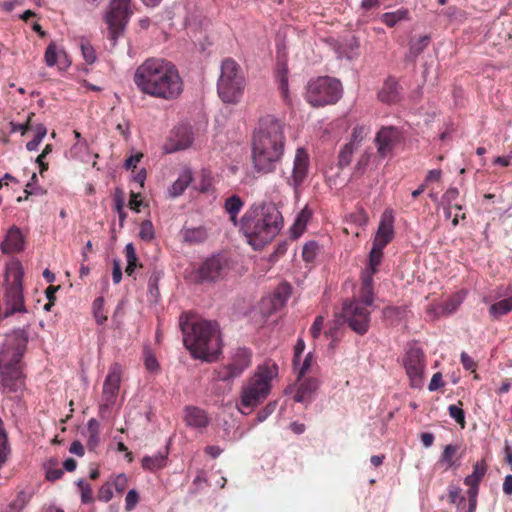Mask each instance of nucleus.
<instances>
[{
    "label": "nucleus",
    "mask_w": 512,
    "mask_h": 512,
    "mask_svg": "<svg viewBox=\"0 0 512 512\" xmlns=\"http://www.w3.org/2000/svg\"><path fill=\"white\" fill-rule=\"evenodd\" d=\"M449 501L456 505L457 509L464 508L466 504V498L461 494V489L457 486H449Z\"/></svg>",
    "instance_id": "obj_45"
},
{
    "label": "nucleus",
    "mask_w": 512,
    "mask_h": 512,
    "mask_svg": "<svg viewBox=\"0 0 512 512\" xmlns=\"http://www.w3.org/2000/svg\"><path fill=\"white\" fill-rule=\"evenodd\" d=\"M323 325L324 317L322 315L317 316L310 328V333L314 339L319 338V336L321 335Z\"/></svg>",
    "instance_id": "obj_58"
},
{
    "label": "nucleus",
    "mask_w": 512,
    "mask_h": 512,
    "mask_svg": "<svg viewBox=\"0 0 512 512\" xmlns=\"http://www.w3.org/2000/svg\"><path fill=\"white\" fill-rule=\"evenodd\" d=\"M444 385L442 380V374L440 372L435 373L428 385L429 391H436Z\"/></svg>",
    "instance_id": "obj_63"
},
{
    "label": "nucleus",
    "mask_w": 512,
    "mask_h": 512,
    "mask_svg": "<svg viewBox=\"0 0 512 512\" xmlns=\"http://www.w3.org/2000/svg\"><path fill=\"white\" fill-rule=\"evenodd\" d=\"M33 496L32 490L20 491L15 499L6 507L5 512H22Z\"/></svg>",
    "instance_id": "obj_31"
},
{
    "label": "nucleus",
    "mask_w": 512,
    "mask_h": 512,
    "mask_svg": "<svg viewBox=\"0 0 512 512\" xmlns=\"http://www.w3.org/2000/svg\"><path fill=\"white\" fill-rule=\"evenodd\" d=\"M277 401L268 402L258 413L256 416L257 423L264 422L276 409Z\"/></svg>",
    "instance_id": "obj_52"
},
{
    "label": "nucleus",
    "mask_w": 512,
    "mask_h": 512,
    "mask_svg": "<svg viewBox=\"0 0 512 512\" xmlns=\"http://www.w3.org/2000/svg\"><path fill=\"white\" fill-rule=\"evenodd\" d=\"M459 196V191L455 187L449 188L444 194H443V201L450 206L454 200L457 199Z\"/></svg>",
    "instance_id": "obj_64"
},
{
    "label": "nucleus",
    "mask_w": 512,
    "mask_h": 512,
    "mask_svg": "<svg viewBox=\"0 0 512 512\" xmlns=\"http://www.w3.org/2000/svg\"><path fill=\"white\" fill-rule=\"evenodd\" d=\"M155 232L150 220H144L140 225L139 236L142 240L150 241L154 238Z\"/></svg>",
    "instance_id": "obj_50"
},
{
    "label": "nucleus",
    "mask_w": 512,
    "mask_h": 512,
    "mask_svg": "<svg viewBox=\"0 0 512 512\" xmlns=\"http://www.w3.org/2000/svg\"><path fill=\"white\" fill-rule=\"evenodd\" d=\"M245 85L246 79L240 65L231 58L223 60L217 81V92L220 99L227 104L238 103L243 95Z\"/></svg>",
    "instance_id": "obj_8"
},
{
    "label": "nucleus",
    "mask_w": 512,
    "mask_h": 512,
    "mask_svg": "<svg viewBox=\"0 0 512 512\" xmlns=\"http://www.w3.org/2000/svg\"><path fill=\"white\" fill-rule=\"evenodd\" d=\"M457 452V446L449 444L446 445L441 455L442 462L446 463L448 467H453L455 462L452 460Z\"/></svg>",
    "instance_id": "obj_53"
},
{
    "label": "nucleus",
    "mask_w": 512,
    "mask_h": 512,
    "mask_svg": "<svg viewBox=\"0 0 512 512\" xmlns=\"http://www.w3.org/2000/svg\"><path fill=\"white\" fill-rule=\"evenodd\" d=\"M133 80L144 94L164 100H174L183 91L178 69L164 58H147L136 68Z\"/></svg>",
    "instance_id": "obj_1"
},
{
    "label": "nucleus",
    "mask_w": 512,
    "mask_h": 512,
    "mask_svg": "<svg viewBox=\"0 0 512 512\" xmlns=\"http://www.w3.org/2000/svg\"><path fill=\"white\" fill-rule=\"evenodd\" d=\"M240 232L254 250L270 243L282 230L284 221L273 202L252 204L242 216Z\"/></svg>",
    "instance_id": "obj_3"
},
{
    "label": "nucleus",
    "mask_w": 512,
    "mask_h": 512,
    "mask_svg": "<svg viewBox=\"0 0 512 512\" xmlns=\"http://www.w3.org/2000/svg\"><path fill=\"white\" fill-rule=\"evenodd\" d=\"M359 42L355 37L336 41L334 51L338 59L353 60L358 57Z\"/></svg>",
    "instance_id": "obj_24"
},
{
    "label": "nucleus",
    "mask_w": 512,
    "mask_h": 512,
    "mask_svg": "<svg viewBox=\"0 0 512 512\" xmlns=\"http://www.w3.org/2000/svg\"><path fill=\"white\" fill-rule=\"evenodd\" d=\"M183 241L188 244H200L207 239L204 227L183 228L181 230Z\"/></svg>",
    "instance_id": "obj_30"
},
{
    "label": "nucleus",
    "mask_w": 512,
    "mask_h": 512,
    "mask_svg": "<svg viewBox=\"0 0 512 512\" xmlns=\"http://www.w3.org/2000/svg\"><path fill=\"white\" fill-rule=\"evenodd\" d=\"M299 387L294 395V400L304 403L306 406L311 403L313 394L320 387V381L314 377L302 378Z\"/></svg>",
    "instance_id": "obj_23"
},
{
    "label": "nucleus",
    "mask_w": 512,
    "mask_h": 512,
    "mask_svg": "<svg viewBox=\"0 0 512 512\" xmlns=\"http://www.w3.org/2000/svg\"><path fill=\"white\" fill-rule=\"evenodd\" d=\"M104 307V299L103 297H98L93 302V313L95 320L98 324L102 325L107 320V317L103 313Z\"/></svg>",
    "instance_id": "obj_49"
},
{
    "label": "nucleus",
    "mask_w": 512,
    "mask_h": 512,
    "mask_svg": "<svg viewBox=\"0 0 512 512\" xmlns=\"http://www.w3.org/2000/svg\"><path fill=\"white\" fill-rule=\"evenodd\" d=\"M343 321L357 334L367 333L370 324V311L359 300L345 302L340 315Z\"/></svg>",
    "instance_id": "obj_14"
},
{
    "label": "nucleus",
    "mask_w": 512,
    "mask_h": 512,
    "mask_svg": "<svg viewBox=\"0 0 512 512\" xmlns=\"http://www.w3.org/2000/svg\"><path fill=\"white\" fill-rule=\"evenodd\" d=\"M144 365L151 373H156L159 370L158 360L149 349L144 351Z\"/></svg>",
    "instance_id": "obj_51"
},
{
    "label": "nucleus",
    "mask_w": 512,
    "mask_h": 512,
    "mask_svg": "<svg viewBox=\"0 0 512 512\" xmlns=\"http://www.w3.org/2000/svg\"><path fill=\"white\" fill-rule=\"evenodd\" d=\"M244 207V201L237 194H232L224 201V211L227 213L230 222L240 229L242 217L239 219L238 215Z\"/></svg>",
    "instance_id": "obj_25"
},
{
    "label": "nucleus",
    "mask_w": 512,
    "mask_h": 512,
    "mask_svg": "<svg viewBox=\"0 0 512 512\" xmlns=\"http://www.w3.org/2000/svg\"><path fill=\"white\" fill-rule=\"evenodd\" d=\"M462 302L463 296L455 294L437 308L439 310L437 313L439 315H451L459 308Z\"/></svg>",
    "instance_id": "obj_35"
},
{
    "label": "nucleus",
    "mask_w": 512,
    "mask_h": 512,
    "mask_svg": "<svg viewBox=\"0 0 512 512\" xmlns=\"http://www.w3.org/2000/svg\"><path fill=\"white\" fill-rule=\"evenodd\" d=\"M318 253V244L315 241L307 242L302 249V257L306 262L315 260Z\"/></svg>",
    "instance_id": "obj_47"
},
{
    "label": "nucleus",
    "mask_w": 512,
    "mask_h": 512,
    "mask_svg": "<svg viewBox=\"0 0 512 512\" xmlns=\"http://www.w3.org/2000/svg\"><path fill=\"white\" fill-rule=\"evenodd\" d=\"M226 263L220 255H213L206 259L198 269L200 282H215L222 278Z\"/></svg>",
    "instance_id": "obj_16"
},
{
    "label": "nucleus",
    "mask_w": 512,
    "mask_h": 512,
    "mask_svg": "<svg viewBox=\"0 0 512 512\" xmlns=\"http://www.w3.org/2000/svg\"><path fill=\"white\" fill-rule=\"evenodd\" d=\"M112 497H113V492H112L111 485L109 483L104 484L99 490V494H98L99 500H101L103 502H108L112 499Z\"/></svg>",
    "instance_id": "obj_61"
},
{
    "label": "nucleus",
    "mask_w": 512,
    "mask_h": 512,
    "mask_svg": "<svg viewBox=\"0 0 512 512\" xmlns=\"http://www.w3.org/2000/svg\"><path fill=\"white\" fill-rule=\"evenodd\" d=\"M168 455V448H165L163 451H158L154 455L144 456L141 461L142 468L150 472L160 470L166 466Z\"/></svg>",
    "instance_id": "obj_26"
},
{
    "label": "nucleus",
    "mask_w": 512,
    "mask_h": 512,
    "mask_svg": "<svg viewBox=\"0 0 512 512\" xmlns=\"http://www.w3.org/2000/svg\"><path fill=\"white\" fill-rule=\"evenodd\" d=\"M381 102L392 104L399 100L398 83L394 78H388L378 93Z\"/></svg>",
    "instance_id": "obj_28"
},
{
    "label": "nucleus",
    "mask_w": 512,
    "mask_h": 512,
    "mask_svg": "<svg viewBox=\"0 0 512 512\" xmlns=\"http://www.w3.org/2000/svg\"><path fill=\"white\" fill-rule=\"evenodd\" d=\"M487 471V465L484 461L477 462L473 466V471L471 474L466 476L464 479L465 485H479L481 479L484 477Z\"/></svg>",
    "instance_id": "obj_34"
},
{
    "label": "nucleus",
    "mask_w": 512,
    "mask_h": 512,
    "mask_svg": "<svg viewBox=\"0 0 512 512\" xmlns=\"http://www.w3.org/2000/svg\"><path fill=\"white\" fill-rule=\"evenodd\" d=\"M371 128L369 125H356L353 127L349 145L354 147L355 149H359L361 142L364 138L370 133Z\"/></svg>",
    "instance_id": "obj_33"
},
{
    "label": "nucleus",
    "mask_w": 512,
    "mask_h": 512,
    "mask_svg": "<svg viewBox=\"0 0 512 512\" xmlns=\"http://www.w3.org/2000/svg\"><path fill=\"white\" fill-rule=\"evenodd\" d=\"M309 169V156L306 150L302 147L296 150L292 173L287 177V183L292 186L295 190L298 189L308 175Z\"/></svg>",
    "instance_id": "obj_15"
},
{
    "label": "nucleus",
    "mask_w": 512,
    "mask_h": 512,
    "mask_svg": "<svg viewBox=\"0 0 512 512\" xmlns=\"http://www.w3.org/2000/svg\"><path fill=\"white\" fill-rule=\"evenodd\" d=\"M23 268L19 262L7 265L5 271L6 291L4 294L5 308L0 306V321L16 313H26L23 295Z\"/></svg>",
    "instance_id": "obj_7"
},
{
    "label": "nucleus",
    "mask_w": 512,
    "mask_h": 512,
    "mask_svg": "<svg viewBox=\"0 0 512 512\" xmlns=\"http://www.w3.org/2000/svg\"><path fill=\"white\" fill-rule=\"evenodd\" d=\"M80 49L82 56L87 64H93L96 61V53L93 46L86 40H81Z\"/></svg>",
    "instance_id": "obj_46"
},
{
    "label": "nucleus",
    "mask_w": 512,
    "mask_h": 512,
    "mask_svg": "<svg viewBox=\"0 0 512 512\" xmlns=\"http://www.w3.org/2000/svg\"><path fill=\"white\" fill-rule=\"evenodd\" d=\"M402 364L409 378L412 388H421L424 384L426 359L423 349L417 342L407 345L403 355Z\"/></svg>",
    "instance_id": "obj_11"
},
{
    "label": "nucleus",
    "mask_w": 512,
    "mask_h": 512,
    "mask_svg": "<svg viewBox=\"0 0 512 512\" xmlns=\"http://www.w3.org/2000/svg\"><path fill=\"white\" fill-rule=\"evenodd\" d=\"M161 274L157 271H154L148 281V290L153 298H157L159 296V288L158 283L160 280Z\"/></svg>",
    "instance_id": "obj_55"
},
{
    "label": "nucleus",
    "mask_w": 512,
    "mask_h": 512,
    "mask_svg": "<svg viewBox=\"0 0 512 512\" xmlns=\"http://www.w3.org/2000/svg\"><path fill=\"white\" fill-rule=\"evenodd\" d=\"M24 247L25 237L17 226H12L0 245L1 251L4 254H12L22 251Z\"/></svg>",
    "instance_id": "obj_22"
},
{
    "label": "nucleus",
    "mask_w": 512,
    "mask_h": 512,
    "mask_svg": "<svg viewBox=\"0 0 512 512\" xmlns=\"http://www.w3.org/2000/svg\"><path fill=\"white\" fill-rule=\"evenodd\" d=\"M125 253L127 260L126 273L129 276H132L135 271V268L137 267L138 260L133 243L126 244Z\"/></svg>",
    "instance_id": "obj_44"
},
{
    "label": "nucleus",
    "mask_w": 512,
    "mask_h": 512,
    "mask_svg": "<svg viewBox=\"0 0 512 512\" xmlns=\"http://www.w3.org/2000/svg\"><path fill=\"white\" fill-rule=\"evenodd\" d=\"M305 350V342L302 338H299L296 342L295 348H294V357H293V365L297 366L300 361L301 354Z\"/></svg>",
    "instance_id": "obj_60"
},
{
    "label": "nucleus",
    "mask_w": 512,
    "mask_h": 512,
    "mask_svg": "<svg viewBox=\"0 0 512 512\" xmlns=\"http://www.w3.org/2000/svg\"><path fill=\"white\" fill-rule=\"evenodd\" d=\"M382 255L383 248L372 245V248L369 253V267L364 271H368V273H371V276H373L378 270V266L381 262Z\"/></svg>",
    "instance_id": "obj_39"
},
{
    "label": "nucleus",
    "mask_w": 512,
    "mask_h": 512,
    "mask_svg": "<svg viewBox=\"0 0 512 512\" xmlns=\"http://www.w3.org/2000/svg\"><path fill=\"white\" fill-rule=\"evenodd\" d=\"M292 288L290 284L284 282L277 286L274 292L275 306H283L291 296Z\"/></svg>",
    "instance_id": "obj_42"
},
{
    "label": "nucleus",
    "mask_w": 512,
    "mask_h": 512,
    "mask_svg": "<svg viewBox=\"0 0 512 512\" xmlns=\"http://www.w3.org/2000/svg\"><path fill=\"white\" fill-rule=\"evenodd\" d=\"M128 483V478L125 474H119L117 475L113 480V486L115 487L116 491L119 493H122Z\"/></svg>",
    "instance_id": "obj_59"
},
{
    "label": "nucleus",
    "mask_w": 512,
    "mask_h": 512,
    "mask_svg": "<svg viewBox=\"0 0 512 512\" xmlns=\"http://www.w3.org/2000/svg\"><path fill=\"white\" fill-rule=\"evenodd\" d=\"M192 181L193 175L191 170L184 169L170 186L168 190L169 196L172 198L181 196Z\"/></svg>",
    "instance_id": "obj_27"
},
{
    "label": "nucleus",
    "mask_w": 512,
    "mask_h": 512,
    "mask_svg": "<svg viewBox=\"0 0 512 512\" xmlns=\"http://www.w3.org/2000/svg\"><path fill=\"white\" fill-rule=\"evenodd\" d=\"M393 222L394 218L392 212L385 211L381 217L379 227L373 240L374 246L384 249L385 246L393 239Z\"/></svg>",
    "instance_id": "obj_19"
},
{
    "label": "nucleus",
    "mask_w": 512,
    "mask_h": 512,
    "mask_svg": "<svg viewBox=\"0 0 512 512\" xmlns=\"http://www.w3.org/2000/svg\"><path fill=\"white\" fill-rule=\"evenodd\" d=\"M310 217H311V211L308 210L307 208H304L298 214V216L295 220V223L291 229L292 236L294 238L298 237L303 232Z\"/></svg>",
    "instance_id": "obj_38"
},
{
    "label": "nucleus",
    "mask_w": 512,
    "mask_h": 512,
    "mask_svg": "<svg viewBox=\"0 0 512 512\" xmlns=\"http://www.w3.org/2000/svg\"><path fill=\"white\" fill-rule=\"evenodd\" d=\"M408 11L406 9H399L393 12L384 13L381 20L389 27H394L401 20L407 19Z\"/></svg>",
    "instance_id": "obj_40"
},
{
    "label": "nucleus",
    "mask_w": 512,
    "mask_h": 512,
    "mask_svg": "<svg viewBox=\"0 0 512 512\" xmlns=\"http://www.w3.org/2000/svg\"><path fill=\"white\" fill-rule=\"evenodd\" d=\"M184 422L186 426L202 431L209 425L210 418L205 410L196 406H186L184 409Z\"/></svg>",
    "instance_id": "obj_21"
},
{
    "label": "nucleus",
    "mask_w": 512,
    "mask_h": 512,
    "mask_svg": "<svg viewBox=\"0 0 512 512\" xmlns=\"http://www.w3.org/2000/svg\"><path fill=\"white\" fill-rule=\"evenodd\" d=\"M449 415L453 418L457 423L463 425L465 422V412L464 410L457 405H450L448 407Z\"/></svg>",
    "instance_id": "obj_57"
},
{
    "label": "nucleus",
    "mask_w": 512,
    "mask_h": 512,
    "mask_svg": "<svg viewBox=\"0 0 512 512\" xmlns=\"http://www.w3.org/2000/svg\"><path fill=\"white\" fill-rule=\"evenodd\" d=\"M121 374V366L118 363H114L110 366L103 383L101 404L99 406L101 418L109 417L111 409L116 403L120 389Z\"/></svg>",
    "instance_id": "obj_13"
},
{
    "label": "nucleus",
    "mask_w": 512,
    "mask_h": 512,
    "mask_svg": "<svg viewBox=\"0 0 512 512\" xmlns=\"http://www.w3.org/2000/svg\"><path fill=\"white\" fill-rule=\"evenodd\" d=\"M512 310V298H506L490 306L489 312L493 318H499Z\"/></svg>",
    "instance_id": "obj_37"
},
{
    "label": "nucleus",
    "mask_w": 512,
    "mask_h": 512,
    "mask_svg": "<svg viewBox=\"0 0 512 512\" xmlns=\"http://www.w3.org/2000/svg\"><path fill=\"white\" fill-rule=\"evenodd\" d=\"M278 373L279 367L272 360H267L256 367L241 388L240 401L237 404L241 414L249 415L267 399L272 390V382L278 378Z\"/></svg>",
    "instance_id": "obj_6"
},
{
    "label": "nucleus",
    "mask_w": 512,
    "mask_h": 512,
    "mask_svg": "<svg viewBox=\"0 0 512 512\" xmlns=\"http://www.w3.org/2000/svg\"><path fill=\"white\" fill-rule=\"evenodd\" d=\"M193 142V133L191 127L186 124L176 126L169 136L167 151L169 153L184 150L191 146Z\"/></svg>",
    "instance_id": "obj_18"
},
{
    "label": "nucleus",
    "mask_w": 512,
    "mask_h": 512,
    "mask_svg": "<svg viewBox=\"0 0 512 512\" xmlns=\"http://www.w3.org/2000/svg\"><path fill=\"white\" fill-rule=\"evenodd\" d=\"M28 343L27 332L17 329L6 335L0 349V389L5 393H15L25 387L21 359Z\"/></svg>",
    "instance_id": "obj_5"
},
{
    "label": "nucleus",
    "mask_w": 512,
    "mask_h": 512,
    "mask_svg": "<svg viewBox=\"0 0 512 512\" xmlns=\"http://www.w3.org/2000/svg\"><path fill=\"white\" fill-rule=\"evenodd\" d=\"M252 352L245 347H238L232 351L229 363L215 372V379L222 382H230L240 377L251 365Z\"/></svg>",
    "instance_id": "obj_12"
},
{
    "label": "nucleus",
    "mask_w": 512,
    "mask_h": 512,
    "mask_svg": "<svg viewBox=\"0 0 512 512\" xmlns=\"http://www.w3.org/2000/svg\"><path fill=\"white\" fill-rule=\"evenodd\" d=\"M139 493L135 489H130L125 497V510L132 511L139 502Z\"/></svg>",
    "instance_id": "obj_54"
},
{
    "label": "nucleus",
    "mask_w": 512,
    "mask_h": 512,
    "mask_svg": "<svg viewBox=\"0 0 512 512\" xmlns=\"http://www.w3.org/2000/svg\"><path fill=\"white\" fill-rule=\"evenodd\" d=\"M356 151H357V149H355L348 143L345 144L340 149L339 154H338V166L340 169H344L351 164L353 155Z\"/></svg>",
    "instance_id": "obj_41"
},
{
    "label": "nucleus",
    "mask_w": 512,
    "mask_h": 512,
    "mask_svg": "<svg viewBox=\"0 0 512 512\" xmlns=\"http://www.w3.org/2000/svg\"><path fill=\"white\" fill-rule=\"evenodd\" d=\"M287 66L285 63H282L278 66L277 78L279 82V90L281 95L285 101H289V87H288V78H287Z\"/></svg>",
    "instance_id": "obj_36"
},
{
    "label": "nucleus",
    "mask_w": 512,
    "mask_h": 512,
    "mask_svg": "<svg viewBox=\"0 0 512 512\" xmlns=\"http://www.w3.org/2000/svg\"><path fill=\"white\" fill-rule=\"evenodd\" d=\"M44 61L48 67L58 66V69L61 71H65L71 65V61L68 58L65 50L56 45L55 42H51L44 54Z\"/></svg>",
    "instance_id": "obj_20"
},
{
    "label": "nucleus",
    "mask_w": 512,
    "mask_h": 512,
    "mask_svg": "<svg viewBox=\"0 0 512 512\" xmlns=\"http://www.w3.org/2000/svg\"><path fill=\"white\" fill-rule=\"evenodd\" d=\"M285 142L281 121L271 115L261 118L252 141L255 170L264 174L273 172L283 156Z\"/></svg>",
    "instance_id": "obj_2"
},
{
    "label": "nucleus",
    "mask_w": 512,
    "mask_h": 512,
    "mask_svg": "<svg viewBox=\"0 0 512 512\" xmlns=\"http://www.w3.org/2000/svg\"><path fill=\"white\" fill-rule=\"evenodd\" d=\"M133 11L130 0H111L104 14V21L109 30V38L115 46L118 38L124 32Z\"/></svg>",
    "instance_id": "obj_10"
},
{
    "label": "nucleus",
    "mask_w": 512,
    "mask_h": 512,
    "mask_svg": "<svg viewBox=\"0 0 512 512\" xmlns=\"http://www.w3.org/2000/svg\"><path fill=\"white\" fill-rule=\"evenodd\" d=\"M179 326L183 333V342L195 359L212 362L222 351L219 325L216 321L196 319L181 315Z\"/></svg>",
    "instance_id": "obj_4"
},
{
    "label": "nucleus",
    "mask_w": 512,
    "mask_h": 512,
    "mask_svg": "<svg viewBox=\"0 0 512 512\" xmlns=\"http://www.w3.org/2000/svg\"><path fill=\"white\" fill-rule=\"evenodd\" d=\"M430 43V36H421L417 41H411L409 46V52L406 56L408 61H415L417 57L424 51V49Z\"/></svg>",
    "instance_id": "obj_32"
},
{
    "label": "nucleus",
    "mask_w": 512,
    "mask_h": 512,
    "mask_svg": "<svg viewBox=\"0 0 512 512\" xmlns=\"http://www.w3.org/2000/svg\"><path fill=\"white\" fill-rule=\"evenodd\" d=\"M313 361V354L311 352L307 353L303 362L298 364L295 367L296 373H297V380H301L304 375L311 369Z\"/></svg>",
    "instance_id": "obj_48"
},
{
    "label": "nucleus",
    "mask_w": 512,
    "mask_h": 512,
    "mask_svg": "<svg viewBox=\"0 0 512 512\" xmlns=\"http://www.w3.org/2000/svg\"><path fill=\"white\" fill-rule=\"evenodd\" d=\"M342 96L341 82L324 76L308 83L306 98L313 106H325L336 103Z\"/></svg>",
    "instance_id": "obj_9"
},
{
    "label": "nucleus",
    "mask_w": 512,
    "mask_h": 512,
    "mask_svg": "<svg viewBox=\"0 0 512 512\" xmlns=\"http://www.w3.org/2000/svg\"><path fill=\"white\" fill-rule=\"evenodd\" d=\"M358 299L364 306L369 307L374 301L373 276L368 271L362 273V286Z\"/></svg>",
    "instance_id": "obj_29"
},
{
    "label": "nucleus",
    "mask_w": 512,
    "mask_h": 512,
    "mask_svg": "<svg viewBox=\"0 0 512 512\" xmlns=\"http://www.w3.org/2000/svg\"><path fill=\"white\" fill-rule=\"evenodd\" d=\"M399 140V131L392 126L382 127L375 137L377 152L380 157L385 158L392 152Z\"/></svg>",
    "instance_id": "obj_17"
},
{
    "label": "nucleus",
    "mask_w": 512,
    "mask_h": 512,
    "mask_svg": "<svg viewBox=\"0 0 512 512\" xmlns=\"http://www.w3.org/2000/svg\"><path fill=\"white\" fill-rule=\"evenodd\" d=\"M47 134V129L44 124H38L35 127V135L32 140L27 142L26 149L28 151H36Z\"/></svg>",
    "instance_id": "obj_43"
},
{
    "label": "nucleus",
    "mask_w": 512,
    "mask_h": 512,
    "mask_svg": "<svg viewBox=\"0 0 512 512\" xmlns=\"http://www.w3.org/2000/svg\"><path fill=\"white\" fill-rule=\"evenodd\" d=\"M46 479L49 481H55L62 477L63 470L59 468H53L50 466H45Z\"/></svg>",
    "instance_id": "obj_62"
},
{
    "label": "nucleus",
    "mask_w": 512,
    "mask_h": 512,
    "mask_svg": "<svg viewBox=\"0 0 512 512\" xmlns=\"http://www.w3.org/2000/svg\"><path fill=\"white\" fill-rule=\"evenodd\" d=\"M469 487L467 491L468 495V512H475L476 505H477V495H478V489L479 485H467Z\"/></svg>",
    "instance_id": "obj_56"
}]
</instances>
